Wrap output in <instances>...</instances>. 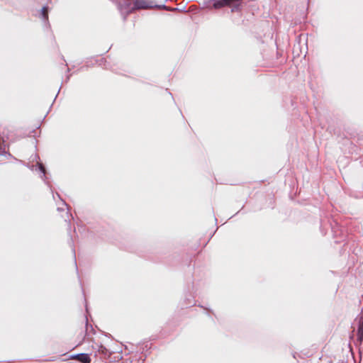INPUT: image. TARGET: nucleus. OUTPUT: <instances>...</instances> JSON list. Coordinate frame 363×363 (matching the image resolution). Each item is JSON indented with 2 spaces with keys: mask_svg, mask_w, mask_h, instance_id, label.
Listing matches in <instances>:
<instances>
[{
  "mask_svg": "<svg viewBox=\"0 0 363 363\" xmlns=\"http://www.w3.org/2000/svg\"><path fill=\"white\" fill-rule=\"evenodd\" d=\"M329 225L331 228L335 242L340 243L341 242L345 241L347 238V233L345 230L335 220H333Z\"/></svg>",
  "mask_w": 363,
  "mask_h": 363,
  "instance_id": "f257e3e1",
  "label": "nucleus"
},
{
  "mask_svg": "<svg viewBox=\"0 0 363 363\" xmlns=\"http://www.w3.org/2000/svg\"><path fill=\"white\" fill-rule=\"evenodd\" d=\"M38 169L40 172L41 175L40 177L42 179H43L45 182H46L47 177H46V170L45 166L42 164L38 162Z\"/></svg>",
  "mask_w": 363,
  "mask_h": 363,
  "instance_id": "39448f33",
  "label": "nucleus"
},
{
  "mask_svg": "<svg viewBox=\"0 0 363 363\" xmlns=\"http://www.w3.org/2000/svg\"><path fill=\"white\" fill-rule=\"evenodd\" d=\"M191 295H189V298H186V301H187V303H186L184 304V306H185L186 307H188V306H191V305L194 303V301H193V300H191Z\"/></svg>",
  "mask_w": 363,
  "mask_h": 363,
  "instance_id": "1a4fd4ad",
  "label": "nucleus"
},
{
  "mask_svg": "<svg viewBox=\"0 0 363 363\" xmlns=\"http://www.w3.org/2000/svg\"><path fill=\"white\" fill-rule=\"evenodd\" d=\"M57 196L59 198H60V194H59L58 193H57Z\"/></svg>",
  "mask_w": 363,
  "mask_h": 363,
  "instance_id": "2eb2a0df",
  "label": "nucleus"
},
{
  "mask_svg": "<svg viewBox=\"0 0 363 363\" xmlns=\"http://www.w3.org/2000/svg\"><path fill=\"white\" fill-rule=\"evenodd\" d=\"M205 309L211 312V311L209 308H205Z\"/></svg>",
  "mask_w": 363,
  "mask_h": 363,
  "instance_id": "dca6fc26",
  "label": "nucleus"
},
{
  "mask_svg": "<svg viewBox=\"0 0 363 363\" xmlns=\"http://www.w3.org/2000/svg\"><path fill=\"white\" fill-rule=\"evenodd\" d=\"M41 16H42V18L44 20V21H48V7L47 6H43L41 9Z\"/></svg>",
  "mask_w": 363,
  "mask_h": 363,
  "instance_id": "6e6552de",
  "label": "nucleus"
},
{
  "mask_svg": "<svg viewBox=\"0 0 363 363\" xmlns=\"http://www.w3.org/2000/svg\"><path fill=\"white\" fill-rule=\"evenodd\" d=\"M328 225L327 223H321V225H320V230L323 233V235H325L326 234V232L324 231L325 230V226H328Z\"/></svg>",
  "mask_w": 363,
  "mask_h": 363,
  "instance_id": "9d476101",
  "label": "nucleus"
},
{
  "mask_svg": "<svg viewBox=\"0 0 363 363\" xmlns=\"http://www.w3.org/2000/svg\"><path fill=\"white\" fill-rule=\"evenodd\" d=\"M1 155H5V156L8 155V156H9V157H11V154H10L9 152H6V151H3V152H2V153H1Z\"/></svg>",
  "mask_w": 363,
  "mask_h": 363,
  "instance_id": "f8f14e48",
  "label": "nucleus"
},
{
  "mask_svg": "<svg viewBox=\"0 0 363 363\" xmlns=\"http://www.w3.org/2000/svg\"><path fill=\"white\" fill-rule=\"evenodd\" d=\"M80 357V353L79 354H72L69 357L70 359H76L78 361V359L79 357Z\"/></svg>",
  "mask_w": 363,
  "mask_h": 363,
  "instance_id": "9b49d317",
  "label": "nucleus"
},
{
  "mask_svg": "<svg viewBox=\"0 0 363 363\" xmlns=\"http://www.w3.org/2000/svg\"><path fill=\"white\" fill-rule=\"evenodd\" d=\"M233 6L231 8V12H237L241 11L242 2L233 3Z\"/></svg>",
  "mask_w": 363,
  "mask_h": 363,
  "instance_id": "0eeeda50",
  "label": "nucleus"
},
{
  "mask_svg": "<svg viewBox=\"0 0 363 363\" xmlns=\"http://www.w3.org/2000/svg\"><path fill=\"white\" fill-rule=\"evenodd\" d=\"M357 340L363 341V314L359 318L357 328Z\"/></svg>",
  "mask_w": 363,
  "mask_h": 363,
  "instance_id": "20e7f679",
  "label": "nucleus"
},
{
  "mask_svg": "<svg viewBox=\"0 0 363 363\" xmlns=\"http://www.w3.org/2000/svg\"><path fill=\"white\" fill-rule=\"evenodd\" d=\"M78 361L81 363H90L91 357L86 353H80V357H79Z\"/></svg>",
  "mask_w": 363,
  "mask_h": 363,
  "instance_id": "423d86ee",
  "label": "nucleus"
},
{
  "mask_svg": "<svg viewBox=\"0 0 363 363\" xmlns=\"http://www.w3.org/2000/svg\"><path fill=\"white\" fill-rule=\"evenodd\" d=\"M62 203L63 205H65V206H67V204L66 203V202L65 201H62Z\"/></svg>",
  "mask_w": 363,
  "mask_h": 363,
  "instance_id": "ddd939ff",
  "label": "nucleus"
},
{
  "mask_svg": "<svg viewBox=\"0 0 363 363\" xmlns=\"http://www.w3.org/2000/svg\"><path fill=\"white\" fill-rule=\"evenodd\" d=\"M57 211H62V209L61 208L58 207Z\"/></svg>",
  "mask_w": 363,
  "mask_h": 363,
  "instance_id": "4468645a",
  "label": "nucleus"
},
{
  "mask_svg": "<svg viewBox=\"0 0 363 363\" xmlns=\"http://www.w3.org/2000/svg\"><path fill=\"white\" fill-rule=\"evenodd\" d=\"M213 7L216 9H221L225 6H230L233 3L242 2L243 0H212Z\"/></svg>",
  "mask_w": 363,
  "mask_h": 363,
  "instance_id": "7ed1b4c3",
  "label": "nucleus"
},
{
  "mask_svg": "<svg viewBox=\"0 0 363 363\" xmlns=\"http://www.w3.org/2000/svg\"><path fill=\"white\" fill-rule=\"evenodd\" d=\"M152 6H150L147 1L145 0H135L133 6L131 5L130 0L125 1L124 9L128 12H131L135 9H146Z\"/></svg>",
  "mask_w": 363,
  "mask_h": 363,
  "instance_id": "f03ea898",
  "label": "nucleus"
}]
</instances>
